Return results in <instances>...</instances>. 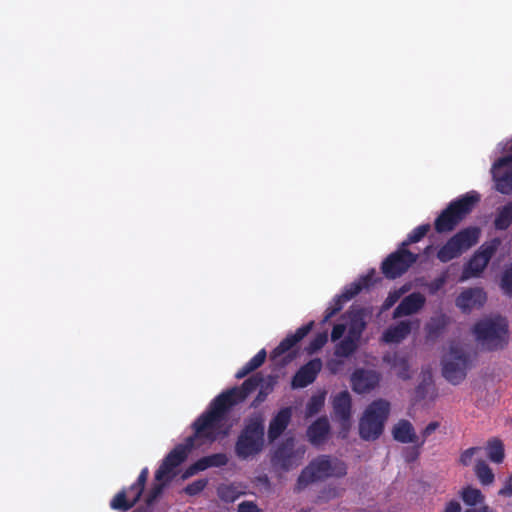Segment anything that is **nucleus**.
I'll list each match as a JSON object with an SVG mask.
<instances>
[{"label":"nucleus","mask_w":512,"mask_h":512,"mask_svg":"<svg viewBox=\"0 0 512 512\" xmlns=\"http://www.w3.org/2000/svg\"><path fill=\"white\" fill-rule=\"evenodd\" d=\"M411 332V324L408 321H401L389 327L383 333V341L386 343H398L405 339Z\"/></svg>","instance_id":"nucleus-25"},{"label":"nucleus","mask_w":512,"mask_h":512,"mask_svg":"<svg viewBox=\"0 0 512 512\" xmlns=\"http://www.w3.org/2000/svg\"><path fill=\"white\" fill-rule=\"evenodd\" d=\"M328 341V334L327 332H320L317 333L313 339L309 342L308 346L306 347V351L308 354H314L317 351H319Z\"/></svg>","instance_id":"nucleus-40"},{"label":"nucleus","mask_w":512,"mask_h":512,"mask_svg":"<svg viewBox=\"0 0 512 512\" xmlns=\"http://www.w3.org/2000/svg\"><path fill=\"white\" fill-rule=\"evenodd\" d=\"M419 255L402 245L390 253L381 264V272L385 278L394 280L405 274L418 261Z\"/></svg>","instance_id":"nucleus-8"},{"label":"nucleus","mask_w":512,"mask_h":512,"mask_svg":"<svg viewBox=\"0 0 512 512\" xmlns=\"http://www.w3.org/2000/svg\"><path fill=\"white\" fill-rule=\"evenodd\" d=\"M268 393H269V391H265L263 388H261L253 401V405L257 406L258 404L263 402L266 399Z\"/></svg>","instance_id":"nucleus-56"},{"label":"nucleus","mask_w":512,"mask_h":512,"mask_svg":"<svg viewBox=\"0 0 512 512\" xmlns=\"http://www.w3.org/2000/svg\"><path fill=\"white\" fill-rule=\"evenodd\" d=\"M264 379L261 373H256L246 379L241 386L232 387L219 394V396L228 404L230 408L244 401L248 395L255 391Z\"/></svg>","instance_id":"nucleus-13"},{"label":"nucleus","mask_w":512,"mask_h":512,"mask_svg":"<svg viewBox=\"0 0 512 512\" xmlns=\"http://www.w3.org/2000/svg\"><path fill=\"white\" fill-rule=\"evenodd\" d=\"M421 447L422 446H419V443H417L415 446H412V447H405L402 452L405 462H407V463L415 462L420 456Z\"/></svg>","instance_id":"nucleus-42"},{"label":"nucleus","mask_w":512,"mask_h":512,"mask_svg":"<svg viewBox=\"0 0 512 512\" xmlns=\"http://www.w3.org/2000/svg\"><path fill=\"white\" fill-rule=\"evenodd\" d=\"M444 512H461V505L458 501L451 500L446 504Z\"/></svg>","instance_id":"nucleus-54"},{"label":"nucleus","mask_w":512,"mask_h":512,"mask_svg":"<svg viewBox=\"0 0 512 512\" xmlns=\"http://www.w3.org/2000/svg\"><path fill=\"white\" fill-rule=\"evenodd\" d=\"M195 448L190 446L185 439L184 443L176 445L163 459L161 465L155 472V480L167 482L174 475V469L178 467L188 456V453Z\"/></svg>","instance_id":"nucleus-12"},{"label":"nucleus","mask_w":512,"mask_h":512,"mask_svg":"<svg viewBox=\"0 0 512 512\" xmlns=\"http://www.w3.org/2000/svg\"><path fill=\"white\" fill-rule=\"evenodd\" d=\"M399 297L400 294L398 292H390L382 305V310L385 311L391 308L398 301Z\"/></svg>","instance_id":"nucleus-50"},{"label":"nucleus","mask_w":512,"mask_h":512,"mask_svg":"<svg viewBox=\"0 0 512 512\" xmlns=\"http://www.w3.org/2000/svg\"><path fill=\"white\" fill-rule=\"evenodd\" d=\"M379 382L380 375L374 370L358 368L351 375V387L358 394L370 392Z\"/></svg>","instance_id":"nucleus-15"},{"label":"nucleus","mask_w":512,"mask_h":512,"mask_svg":"<svg viewBox=\"0 0 512 512\" xmlns=\"http://www.w3.org/2000/svg\"><path fill=\"white\" fill-rule=\"evenodd\" d=\"M325 398L323 395H313L306 404L305 415L306 417H312L324 406Z\"/></svg>","instance_id":"nucleus-39"},{"label":"nucleus","mask_w":512,"mask_h":512,"mask_svg":"<svg viewBox=\"0 0 512 512\" xmlns=\"http://www.w3.org/2000/svg\"><path fill=\"white\" fill-rule=\"evenodd\" d=\"M431 251H432V246H431V245H429V246H427V247L424 249L423 253H424V255H427V256H428V255L431 253Z\"/></svg>","instance_id":"nucleus-60"},{"label":"nucleus","mask_w":512,"mask_h":512,"mask_svg":"<svg viewBox=\"0 0 512 512\" xmlns=\"http://www.w3.org/2000/svg\"><path fill=\"white\" fill-rule=\"evenodd\" d=\"M480 200V194L472 190L451 201L435 219V230L438 233L454 230L474 210Z\"/></svg>","instance_id":"nucleus-4"},{"label":"nucleus","mask_w":512,"mask_h":512,"mask_svg":"<svg viewBox=\"0 0 512 512\" xmlns=\"http://www.w3.org/2000/svg\"><path fill=\"white\" fill-rule=\"evenodd\" d=\"M365 328L366 323L364 319L360 315H354L349 322L346 336L359 343Z\"/></svg>","instance_id":"nucleus-34"},{"label":"nucleus","mask_w":512,"mask_h":512,"mask_svg":"<svg viewBox=\"0 0 512 512\" xmlns=\"http://www.w3.org/2000/svg\"><path fill=\"white\" fill-rule=\"evenodd\" d=\"M463 502L468 506H476L484 502V495L478 488L464 487L460 493Z\"/></svg>","instance_id":"nucleus-35"},{"label":"nucleus","mask_w":512,"mask_h":512,"mask_svg":"<svg viewBox=\"0 0 512 512\" xmlns=\"http://www.w3.org/2000/svg\"><path fill=\"white\" fill-rule=\"evenodd\" d=\"M162 489H163L162 484H155L147 496L146 503L148 505L152 504L158 498V496L162 493Z\"/></svg>","instance_id":"nucleus-49"},{"label":"nucleus","mask_w":512,"mask_h":512,"mask_svg":"<svg viewBox=\"0 0 512 512\" xmlns=\"http://www.w3.org/2000/svg\"><path fill=\"white\" fill-rule=\"evenodd\" d=\"M426 298L420 292H413L404 297L393 312V318L417 313L425 305Z\"/></svg>","instance_id":"nucleus-20"},{"label":"nucleus","mask_w":512,"mask_h":512,"mask_svg":"<svg viewBox=\"0 0 512 512\" xmlns=\"http://www.w3.org/2000/svg\"><path fill=\"white\" fill-rule=\"evenodd\" d=\"M339 364H341V363H340V362L330 361V362L328 363V366H329V368H330V370H331L332 372H336V368L334 367V365H339Z\"/></svg>","instance_id":"nucleus-59"},{"label":"nucleus","mask_w":512,"mask_h":512,"mask_svg":"<svg viewBox=\"0 0 512 512\" xmlns=\"http://www.w3.org/2000/svg\"><path fill=\"white\" fill-rule=\"evenodd\" d=\"M501 286L505 294L512 297V266L504 272Z\"/></svg>","instance_id":"nucleus-44"},{"label":"nucleus","mask_w":512,"mask_h":512,"mask_svg":"<svg viewBox=\"0 0 512 512\" xmlns=\"http://www.w3.org/2000/svg\"><path fill=\"white\" fill-rule=\"evenodd\" d=\"M393 438L400 443H417L418 436L410 421L400 420L392 430Z\"/></svg>","instance_id":"nucleus-24"},{"label":"nucleus","mask_w":512,"mask_h":512,"mask_svg":"<svg viewBox=\"0 0 512 512\" xmlns=\"http://www.w3.org/2000/svg\"><path fill=\"white\" fill-rule=\"evenodd\" d=\"M503 512H512V500L503 505Z\"/></svg>","instance_id":"nucleus-58"},{"label":"nucleus","mask_w":512,"mask_h":512,"mask_svg":"<svg viewBox=\"0 0 512 512\" xmlns=\"http://www.w3.org/2000/svg\"><path fill=\"white\" fill-rule=\"evenodd\" d=\"M446 282V276L442 275L440 277L435 278L433 281H431L428 284V289L431 294L436 293L438 290H440Z\"/></svg>","instance_id":"nucleus-47"},{"label":"nucleus","mask_w":512,"mask_h":512,"mask_svg":"<svg viewBox=\"0 0 512 512\" xmlns=\"http://www.w3.org/2000/svg\"><path fill=\"white\" fill-rule=\"evenodd\" d=\"M487 456L490 461L496 464L503 462L505 457L504 445L499 439H492L487 442L486 446Z\"/></svg>","instance_id":"nucleus-31"},{"label":"nucleus","mask_w":512,"mask_h":512,"mask_svg":"<svg viewBox=\"0 0 512 512\" xmlns=\"http://www.w3.org/2000/svg\"><path fill=\"white\" fill-rule=\"evenodd\" d=\"M217 495L221 501L233 503L240 497L241 493L231 484H221L217 488Z\"/></svg>","instance_id":"nucleus-37"},{"label":"nucleus","mask_w":512,"mask_h":512,"mask_svg":"<svg viewBox=\"0 0 512 512\" xmlns=\"http://www.w3.org/2000/svg\"><path fill=\"white\" fill-rule=\"evenodd\" d=\"M264 420L261 416L250 417L235 443V454L245 460L259 454L264 447Z\"/></svg>","instance_id":"nucleus-5"},{"label":"nucleus","mask_w":512,"mask_h":512,"mask_svg":"<svg viewBox=\"0 0 512 512\" xmlns=\"http://www.w3.org/2000/svg\"><path fill=\"white\" fill-rule=\"evenodd\" d=\"M389 411L390 405L387 401L382 399L373 401L360 419V437L366 441H374L379 438L383 432Z\"/></svg>","instance_id":"nucleus-6"},{"label":"nucleus","mask_w":512,"mask_h":512,"mask_svg":"<svg viewBox=\"0 0 512 512\" xmlns=\"http://www.w3.org/2000/svg\"><path fill=\"white\" fill-rule=\"evenodd\" d=\"M472 332L480 346L489 352L503 350L509 343L508 321L500 315L479 320Z\"/></svg>","instance_id":"nucleus-3"},{"label":"nucleus","mask_w":512,"mask_h":512,"mask_svg":"<svg viewBox=\"0 0 512 512\" xmlns=\"http://www.w3.org/2000/svg\"><path fill=\"white\" fill-rule=\"evenodd\" d=\"M228 457L225 453H215L208 456L201 457L197 460V466L206 470L212 467H223L228 464Z\"/></svg>","instance_id":"nucleus-30"},{"label":"nucleus","mask_w":512,"mask_h":512,"mask_svg":"<svg viewBox=\"0 0 512 512\" xmlns=\"http://www.w3.org/2000/svg\"><path fill=\"white\" fill-rule=\"evenodd\" d=\"M512 166V144L510 153L500 157L492 166V175L495 181V188L502 194L512 193V169L501 174V169Z\"/></svg>","instance_id":"nucleus-14"},{"label":"nucleus","mask_w":512,"mask_h":512,"mask_svg":"<svg viewBox=\"0 0 512 512\" xmlns=\"http://www.w3.org/2000/svg\"><path fill=\"white\" fill-rule=\"evenodd\" d=\"M480 234L481 230L477 226L461 229L438 250L437 258L442 263L458 258L463 252L478 243Z\"/></svg>","instance_id":"nucleus-7"},{"label":"nucleus","mask_w":512,"mask_h":512,"mask_svg":"<svg viewBox=\"0 0 512 512\" xmlns=\"http://www.w3.org/2000/svg\"><path fill=\"white\" fill-rule=\"evenodd\" d=\"M499 496L512 497V476H509L503 487L498 491Z\"/></svg>","instance_id":"nucleus-51"},{"label":"nucleus","mask_w":512,"mask_h":512,"mask_svg":"<svg viewBox=\"0 0 512 512\" xmlns=\"http://www.w3.org/2000/svg\"><path fill=\"white\" fill-rule=\"evenodd\" d=\"M430 224H422L414 228L406 237L404 241L400 243L403 247L408 249V246L422 240L426 234L430 231Z\"/></svg>","instance_id":"nucleus-36"},{"label":"nucleus","mask_w":512,"mask_h":512,"mask_svg":"<svg viewBox=\"0 0 512 512\" xmlns=\"http://www.w3.org/2000/svg\"><path fill=\"white\" fill-rule=\"evenodd\" d=\"M431 384V376L424 377V379L415 388V396L417 400L425 399L427 395V388Z\"/></svg>","instance_id":"nucleus-45"},{"label":"nucleus","mask_w":512,"mask_h":512,"mask_svg":"<svg viewBox=\"0 0 512 512\" xmlns=\"http://www.w3.org/2000/svg\"><path fill=\"white\" fill-rule=\"evenodd\" d=\"M341 496V490L333 485L323 487L317 494L314 502L316 504L328 503Z\"/></svg>","instance_id":"nucleus-38"},{"label":"nucleus","mask_w":512,"mask_h":512,"mask_svg":"<svg viewBox=\"0 0 512 512\" xmlns=\"http://www.w3.org/2000/svg\"><path fill=\"white\" fill-rule=\"evenodd\" d=\"M469 358L462 348L452 345L442 360L443 377L451 384L458 385L466 377Z\"/></svg>","instance_id":"nucleus-9"},{"label":"nucleus","mask_w":512,"mask_h":512,"mask_svg":"<svg viewBox=\"0 0 512 512\" xmlns=\"http://www.w3.org/2000/svg\"><path fill=\"white\" fill-rule=\"evenodd\" d=\"M351 405V397L347 391L338 393L333 399L334 414L343 424L350 420Z\"/></svg>","instance_id":"nucleus-22"},{"label":"nucleus","mask_w":512,"mask_h":512,"mask_svg":"<svg viewBox=\"0 0 512 512\" xmlns=\"http://www.w3.org/2000/svg\"><path fill=\"white\" fill-rule=\"evenodd\" d=\"M293 439H288L282 443L274 453V459L284 468L289 469L292 465L293 451Z\"/></svg>","instance_id":"nucleus-27"},{"label":"nucleus","mask_w":512,"mask_h":512,"mask_svg":"<svg viewBox=\"0 0 512 512\" xmlns=\"http://www.w3.org/2000/svg\"><path fill=\"white\" fill-rule=\"evenodd\" d=\"M203 471L202 468L197 466V461H195L193 464H191L184 472L183 478H188L190 476H193L194 474Z\"/></svg>","instance_id":"nucleus-53"},{"label":"nucleus","mask_w":512,"mask_h":512,"mask_svg":"<svg viewBox=\"0 0 512 512\" xmlns=\"http://www.w3.org/2000/svg\"><path fill=\"white\" fill-rule=\"evenodd\" d=\"M487 300V295L482 288H468L456 298V306L463 312H470L472 309L481 308Z\"/></svg>","instance_id":"nucleus-17"},{"label":"nucleus","mask_w":512,"mask_h":512,"mask_svg":"<svg viewBox=\"0 0 512 512\" xmlns=\"http://www.w3.org/2000/svg\"><path fill=\"white\" fill-rule=\"evenodd\" d=\"M359 343L345 336L340 342L335 345L334 355L337 357L348 358L352 356L358 349Z\"/></svg>","instance_id":"nucleus-33"},{"label":"nucleus","mask_w":512,"mask_h":512,"mask_svg":"<svg viewBox=\"0 0 512 512\" xmlns=\"http://www.w3.org/2000/svg\"><path fill=\"white\" fill-rule=\"evenodd\" d=\"M322 361L314 358L301 366L292 378L293 388H305L315 381L321 371Z\"/></svg>","instance_id":"nucleus-16"},{"label":"nucleus","mask_w":512,"mask_h":512,"mask_svg":"<svg viewBox=\"0 0 512 512\" xmlns=\"http://www.w3.org/2000/svg\"><path fill=\"white\" fill-rule=\"evenodd\" d=\"M440 426V423L437 421L430 422L421 432L422 440L419 442V446H423L426 439L434 433Z\"/></svg>","instance_id":"nucleus-46"},{"label":"nucleus","mask_w":512,"mask_h":512,"mask_svg":"<svg viewBox=\"0 0 512 512\" xmlns=\"http://www.w3.org/2000/svg\"><path fill=\"white\" fill-rule=\"evenodd\" d=\"M345 330H346V326L344 324L340 323V324L334 325L332 332H331V340L333 342L339 340L343 336Z\"/></svg>","instance_id":"nucleus-52"},{"label":"nucleus","mask_w":512,"mask_h":512,"mask_svg":"<svg viewBox=\"0 0 512 512\" xmlns=\"http://www.w3.org/2000/svg\"><path fill=\"white\" fill-rule=\"evenodd\" d=\"M208 485V479L206 478H203V479H197L195 481H193L192 483L188 484L185 488H184V493L189 495V496H196L198 494H200Z\"/></svg>","instance_id":"nucleus-41"},{"label":"nucleus","mask_w":512,"mask_h":512,"mask_svg":"<svg viewBox=\"0 0 512 512\" xmlns=\"http://www.w3.org/2000/svg\"><path fill=\"white\" fill-rule=\"evenodd\" d=\"M292 408H281L270 420L268 426V439L270 442L277 440L287 429L292 419Z\"/></svg>","instance_id":"nucleus-19"},{"label":"nucleus","mask_w":512,"mask_h":512,"mask_svg":"<svg viewBox=\"0 0 512 512\" xmlns=\"http://www.w3.org/2000/svg\"><path fill=\"white\" fill-rule=\"evenodd\" d=\"M383 362L397 370V376L403 380L411 378L408 359L397 352L386 353Z\"/></svg>","instance_id":"nucleus-23"},{"label":"nucleus","mask_w":512,"mask_h":512,"mask_svg":"<svg viewBox=\"0 0 512 512\" xmlns=\"http://www.w3.org/2000/svg\"><path fill=\"white\" fill-rule=\"evenodd\" d=\"M132 512H147V510H146V509H144V508H137V509H135V510H134V511H132Z\"/></svg>","instance_id":"nucleus-61"},{"label":"nucleus","mask_w":512,"mask_h":512,"mask_svg":"<svg viewBox=\"0 0 512 512\" xmlns=\"http://www.w3.org/2000/svg\"><path fill=\"white\" fill-rule=\"evenodd\" d=\"M512 225V200L497 209L494 219L496 230L504 231Z\"/></svg>","instance_id":"nucleus-28"},{"label":"nucleus","mask_w":512,"mask_h":512,"mask_svg":"<svg viewBox=\"0 0 512 512\" xmlns=\"http://www.w3.org/2000/svg\"><path fill=\"white\" fill-rule=\"evenodd\" d=\"M480 449V447H470L464 450L459 457V463L465 467L469 466L472 463L474 455L480 451Z\"/></svg>","instance_id":"nucleus-43"},{"label":"nucleus","mask_w":512,"mask_h":512,"mask_svg":"<svg viewBox=\"0 0 512 512\" xmlns=\"http://www.w3.org/2000/svg\"><path fill=\"white\" fill-rule=\"evenodd\" d=\"M500 244L501 241L499 238H494L489 242L483 243L464 266L462 279L479 276L487 267Z\"/></svg>","instance_id":"nucleus-11"},{"label":"nucleus","mask_w":512,"mask_h":512,"mask_svg":"<svg viewBox=\"0 0 512 512\" xmlns=\"http://www.w3.org/2000/svg\"><path fill=\"white\" fill-rule=\"evenodd\" d=\"M347 474V465L338 458L329 455H320L313 459L300 473L294 492L299 493L309 484L327 478H342Z\"/></svg>","instance_id":"nucleus-2"},{"label":"nucleus","mask_w":512,"mask_h":512,"mask_svg":"<svg viewBox=\"0 0 512 512\" xmlns=\"http://www.w3.org/2000/svg\"><path fill=\"white\" fill-rule=\"evenodd\" d=\"M309 442L314 446L323 444L330 434V424L326 417H319L306 431Z\"/></svg>","instance_id":"nucleus-21"},{"label":"nucleus","mask_w":512,"mask_h":512,"mask_svg":"<svg viewBox=\"0 0 512 512\" xmlns=\"http://www.w3.org/2000/svg\"><path fill=\"white\" fill-rule=\"evenodd\" d=\"M340 311V307H334V306H329L326 310H325V315H324V321H328L330 318H332L334 315H336L338 312Z\"/></svg>","instance_id":"nucleus-55"},{"label":"nucleus","mask_w":512,"mask_h":512,"mask_svg":"<svg viewBox=\"0 0 512 512\" xmlns=\"http://www.w3.org/2000/svg\"><path fill=\"white\" fill-rule=\"evenodd\" d=\"M267 353L265 349H261L254 357H252L241 369L235 374V378L242 379L251 372L258 369L265 362Z\"/></svg>","instance_id":"nucleus-29"},{"label":"nucleus","mask_w":512,"mask_h":512,"mask_svg":"<svg viewBox=\"0 0 512 512\" xmlns=\"http://www.w3.org/2000/svg\"><path fill=\"white\" fill-rule=\"evenodd\" d=\"M231 408L218 395L208 408L192 423L193 434L188 436L190 446L200 447L203 444H212L221 437L229 434L230 427L225 425Z\"/></svg>","instance_id":"nucleus-1"},{"label":"nucleus","mask_w":512,"mask_h":512,"mask_svg":"<svg viewBox=\"0 0 512 512\" xmlns=\"http://www.w3.org/2000/svg\"><path fill=\"white\" fill-rule=\"evenodd\" d=\"M261 510L253 501H243L238 505L237 512H260Z\"/></svg>","instance_id":"nucleus-48"},{"label":"nucleus","mask_w":512,"mask_h":512,"mask_svg":"<svg viewBox=\"0 0 512 512\" xmlns=\"http://www.w3.org/2000/svg\"><path fill=\"white\" fill-rule=\"evenodd\" d=\"M474 472L479 482L484 486L491 485L495 480L492 469L484 460L476 462Z\"/></svg>","instance_id":"nucleus-32"},{"label":"nucleus","mask_w":512,"mask_h":512,"mask_svg":"<svg viewBox=\"0 0 512 512\" xmlns=\"http://www.w3.org/2000/svg\"><path fill=\"white\" fill-rule=\"evenodd\" d=\"M347 302V300H344V298H341V294L340 295H337L334 299H333V304L332 306L334 307H340V310L343 308V305L344 303Z\"/></svg>","instance_id":"nucleus-57"},{"label":"nucleus","mask_w":512,"mask_h":512,"mask_svg":"<svg viewBox=\"0 0 512 512\" xmlns=\"http://www.w3.org/2000/svg\"><path fill=\"white\" fill-rule=\"evenodd\" d=\"M372 285V276L367 274L365 276L360 277L357 281L347 285L343 292L341 293V298L344 300H351L356 295H358L364 289L369 288Z\"/></svg>","instance_id":"nucleus-26"},{"label":"nucleus","mask_w":512,"mask_h":512,"mask_svg":"<svg viewBox=\"0 0 512 512\" xmlns=\"http://www.w3.org/2000/svg\"><path fill=\"white\" fill-rule=\"evenodd\" d=\"M465 512H476L474 509H467Z\"/></svg>","instance_id":"nucleus-62"},{"label":"nucleus","mask_w":512,"mask_h":512,"mask_svg":"<svg viewBox=\"0 0 512 512\" xmlns=\"http://www.w3.org/2000/svg\"><path fill=\"white\" fill-rule=\"evenodd\" d=\"M313 326L314 322L310 321L309 323L299 327L295 333L288 334L270 353L271 360H276L286 352L290 351L297 343L308 335Z\"/></svg>","instance_id":"nucleus-18"},{"label":"nucleus","mask_w":512,"mask_h":512,"mask_svg":"<svg viewBox=\"0 0 512 512\" xmlns=\"http://www.w3.org/2000/svg\"><path fill=\"white\" fill-rule=\"evenodd\" d=\"M148 475V468H143L135 483L128 488H123L113 497L110 507L118 511H128L133 508L143 494Z\"/></svg>","instance_id":"nucleus-10"}]
</instances>
